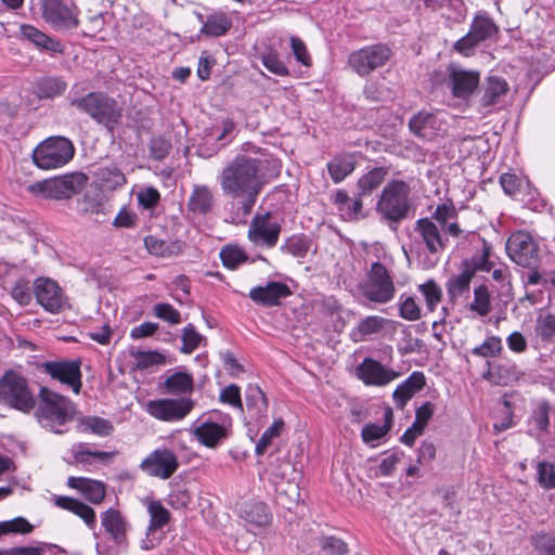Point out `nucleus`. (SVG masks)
<instances>
[{
  "instance_id": "34",
  "label": "nucleus",
  "mask_w": 555,
  "mask_h": 555,
  "mask_svg": "<svg viewBox=\"0 0 555 555\" xmlns=\"http://www.w3.org/2000/svg\"><path fill=\"white\" fill-rule=\"evenodd\" d=\"M215 205V199L209 188L205 185H195L189 202L188 208L195 216L208 215Z\"/></svg>"
},
{
  "instance_id": "60",
  "label": "nucleus",
  "mask_w": 555,
  "mask_h": 555,
  "mask_svg": "<svg viewBox=\"0 0 555 555\" xmlns=\"http://www.w3.org/2000/svg\"><path fill=\"white\" fill-rule=\"evenodd\" d=\"M219 401L223 404H228L241 412H244V405L242 402L241 388L231 384L221 389L219 393Z\"/></svg>"
},
{
  "instance_id": "41",
  "label": "nucleus",
  "mask_w": 555,
  "mask_h": 555,
  "mask_svg": "<svg viewBox=\"0 0 555 555\" xmlns=\"http://www.w3.org/2000/svg\"><path fill=\"white\" fill-rule=\"evenodd\" d=\"M455 218V208L453 205L441 204L438 205L430 218L434 220L444 232H448L452 237H459L462 233L459 224L451 221Z\"/></svg>"
},
{
  "instance_id": "37",
  "label": "nucleus",
  "mask_w": 555,
  "mask_h": 555,
  "mask_svg": "<svg viewBox=\"0 0 555 555\" xmlns=\"http://www.w3.org/2000/svg\"><path fill=\"white\" fill-rule=\"evenodd\" d=\"M70 451L75 463L85 466L91 465L94 462L106 463L115 455V452L91 450L89 444L85 442L73 444Z\"/></svg>"
},
{
  "instance_id": "25",
  "label": "nucleus",
  "mask_w": 555,
  "mask_h": 555,
  "mask_svg": "<svg viewBox=\"0 0 555 555\" xmlns=\"http://www.w3.org/2000/svg\"><path fill=\"white\" fill-rule=\"evenodd\" d=\"M245 405L250 422L261 423L268 416L269 401L263 390L256 384L245 389Z\"/></svg>"
},
{
  "instance_id": "7",
  "label": "nucleus",
  "mask_w": 555,
  "mask_h": 555,
  "mask_svg": "<svg viewBox=\"0 0 555 555\" xmlns=\"http://www.w3.org/2000/svg\"><path fill=\"white\" fill-rule=\"evenodd\" d=\"M358 288L365 299L374 304H388L396 296L393 276L379 261L371 264Z\"/></svg>"
},
{
  "instance_id": "59",
  "label": "nucleus",
  "mask_w": 555,
  "mask_h": 555,
  "mask_svg": "<svg viewBox=\"0 0 555 555\" xmlns=\"http://www.w3.org/2000/svg\"><path fill=\"white\" fill-rule=\"evenodd\" d=\"M181 339L182 346L180 351L190 354L199 346L204 336L195 330L192 323H189L182 331Z\"/></svg>"
},
{
  "instance_id": "63",
  "label": "nucleus",
  "mask_w": 555,
  "mask_h": 555,
  "mask_svg": "<svg viewBox=\"0 0 555 555\" xmlns=\"http://www.w3.org/2000/svg\"><path fill=\"white\" fill-rule=\"evenodd\" d=\"M480 44L481 43L469 31H467L466 35L453 43L452 50L462 56L468 57L475 54L476 49Z\"/></svg>"
},
{
  "instance_id": "55",
  "label": "nucleus",
  "mask_w": 555,
  "mask_h": 555,
  "mask_svg": "<svg viewBox=\"0 0 555 555\" xmlns=\"http://www.w3.org/2000/svg\"><path fill=\"white\" fill-rule=\"evenodd\" d=\"M262 65L272 74L281 77L289 75L286 64L280 59L275 50H268L260 55Z\"/></svg>"
},
{
  "instance_id": "24",
  "label": "nucleus",
  "mask_w": 555,
  "mask_h": 555,
  "mask_svg": "<svg viewBox=\"0 0 555 555\" xmlns=\"http://www.w3.org/2000/svg\"><path fill=\"white\" fill-rule=\"evenodd\" d=\"M101 525L109 539L118 546L127 545L128 522L124 515L115 508H108L101 514Z\"/></svg>"
},
{
  "instance_id": "13",
  "label": "nucleus",
  "mask_w": 555,
  "mask_h": 555,
  "mask_svg": "<svg viewBox=\"0 0 555 555\" xmlns=\"http://www.w3.org/2000/svg\"><path fill=\"white\" fill-rule=\"evenodd\" d=\"M505 248L512 261L520 267L533 269L540 261L539 247L528 232L513 233Z\"/></svg>"
},
{
  "instance_id": "14",
  "label": "nucleus",
  "mask_w": 555,
  "mask_h": 555,
  "mask_svg": "<svg viewBox=\"0 0 555 555\" xmlns=\"http://www.w3.org/2000/svg\"><path fill=\"white\" fill-rule=\"evenodd\" d=\"M139 467L150 477L167 480L178 470L179 461L171 449L163 447L149 453Z\"/></svg>"
},
{
  "instance_id": "61",
  "label": "nucleus",
  "mask_w": 555,
  "mask_h": 555,
  "mask_svg": "<svg viewBox=\"0 0 555 555\" xmlns=\"http://www.w3.org/2000/svg\"><path fill=\"white\" fill-rule=\"evenodd\" d=\"M399 314L408 321H416L421 318V309L413 296L401 295L399 300Z\"/></svg>"
},
{
  "instance_id": "12",
  "label": "nucleus",
  "mask_w": 555,
  "mask_h": 555,
  "mask_svg": "<svg viewBox=\"0 0 555 555\" xmlns=\"http://www.w3.org/2000/svg\"><path fill=\"white\" fill-rule=\"evenodd\" d=\"M391 56L392 51L387 44L376 43L351 52L348 56V65L359 76L366 77L385 66Z\"/></svg>"
},
{
  "instance_id": "62",
  "label": "nucleus",
  "mask_w": 555,
  "mask_h": 555,
  "mask_svg": "<svg viewBox=\"0 0 555 555\" xmlns=\"http://www.w3.org/2000/svg\"><path fill=\"white\" fill-rule=\"evenodd\" d=\"M153 313L156 318L169 323L170 325H177L181 323L180 312L170 304L158 302L153 307Z\"/></svg>"
},
{
  "instance_id": "42",
  "label": "nucleus",
  "mask_w": 555,
  "mask_h": 555,
  "mask_svg": "<svg viewBox=\"0 0 555 555\" xmlns=\"http://www.w3.org/2000/svg\"><path fill=\"white\" fill-rule=\"evenodd\" d=\"M387 175L388 169L385 167H375L362 175L357 182L359 196H370L382 185Z\"/></svg>"
},
{
  "instance_id": "31",
  "label": "nucleus",
  "mask_w": 555,
  "mask_h": 555,
  "mask_svg": "<svg viewBox=\"0 0 555 555\" xmlns=\"http://www.w3.org/2000/svg\"><path fill=\"white\" fill-rule=\"evenodd\" d=\"M67 486L72 489L78 490L88 501L93 504H99L105 498V486L103 482L85 478V477H69Z\"/></svg>"
},
{
  "instance_id": "21",
  "label": "nucleus",
  "mask_w": 555,
  "mask_h": 555,
  "mask_svg": "<svg viewBox=\"0 0 555 555\" xmlns=\"http://www.w3.org/2000/svg\"><path fill=\"white\" fill-rule=\"evenodd\" d=\"M359 379L367 386L383 387L400 376L399 372L388 369L377 360L365 358L356 369Z\"/></svg>"
},
{
  "instance_id": "10",
  "label": "nucleus",
  "mask_w": 555,
  "mask_h": 555,
  "mask_svg": "<svg viewBox=\"0 0 555 555\" xmlns=\"http://www.w3.org/2000/svg\"><path fill=\"white\" fill-rule=\"evenodd\" d=\"M0 403L18 411H30L35 406V399L27 380L15 372H7L0 379Z\"/></svg>"
},
{
  "instance_id": "51",
  "label": "nucleus",
  "mask_w": 555,
  "mask_h": 555,
  "mask_svg": "<svg viewBox=\"0 0 555 555\" xmlns=\"http://www.w3.org/2000/svg\"><path fill=\"white\" fill-rule=\"evenodd\" d=\"M530 543L540 555H555V532H537L530 537Z\"/></svg>"
},
{
  "instance_id": "44",
  "label": "nucleus",
  "mask_w": 555,
  "mask_h": 555,
  "mask_svg": "<svg viewBox=\"0 0 555 555\" xmlns=\"http://www.w3.org/2000/svg\"><path fill=\"white\" fill-rule=\"evenodd\" d=\"M143 504L150 515L149 530L155 531L164 528L170 520L169 511L162 504L159 500L146 496Z\"/></svg>"
},
{
  "instance_id": "58",
  "label": "nucleus",
  "mask_w": 555,
  "mask_h": 555,
  "mask_svg": "<svg viewBox=\"0 0 555 555\" xmlns=\"http://www.w3.org/2000/svg\"><path fill=\"white\" fill-rule=\"evenodd\" d=\"M537 481L545 490L555 489V467L547 461L537 464Z\"/></svg>"
},
{
  "instance_id": "22",
  "label": "nucleus",
  "mask_w": 555,
  "mask_h": 555,
  "mask_svg": "<svg viewBox=\"0 0 555 555\" xmlns=\"http://www.w3.org/2000/svg\"><path fill=\"white\" fill-rule=\"evenodd\" d=\"M508 90L509 86L504 78L489 76L485 82L482 95L479 101L482 113H491L494 108L502 105Z\"/></svg>"
},
{
  "instance_id": "8",
  "label": "nucleus",
  "mask_w": 555,
  "mask_h": 555,
  "mask_svg": "<svg viewBox=\"0 0 555 555\" xmlns=\"http://www.w3.org/2000/svg\"><path fill=\"white\" fill-rule=\"evenodd\" d=\"M88 177L82 172H70L38 181L29 185V191L50 199H67L78 194L87 184Z\"/></svg>"
},
{
  "instance_id": "40",
  "label": "nucleus",
  "mask_w": 555,
  "mask_h": 555,
  "mask_svg": "<svg viewBox=\"0 0 555 555\" xmlns=\"http://www.w3.org/2000/svg\"><path fill=\"white\" fill-rule=\"evenodd\" d=\"M144 244L150 254L158 257H171L179 255L184 247V243L182 241H165L153 235L146 236Z\"/></svg>"
},
{
  "instance_id": "64",
  "label": "nucleus",
  "mask_w": 555,
  "mask_h": 555,
  "mask_svg": "<svg viewBox=\"0 0 555 555\" xmlns=\"http://www.w3.org/2000/svg\"><path fill=\"white\" fill-rule=\"evenodd\" d=\"M322 550L328 555H346L349 552L347 543L335 535H327L321 540Z\"/></svg>"
},
{
  "instance_id": "4",
  "label": "nucleus",
  "mask_w": 555,
  "mask_h": 555,
  "mask_svg": "<svg viewBox=\"0 0 555 555\" xmlns=\"http://www.w3.org/2000/svg\"><path fill=\"white\" fill-rule=\"evenodd\" d=\"M75 406L73 402L47 388L40 390L39 404L36 416L40 425L55 434L66 431V424L73 421Z\"/></svg>"
},
{
  "instance_id": "15",
  "label": "nucleus",
  "mask_w": 555,
  "mask_h": 555,
  "mask_svg": "<svg viewBox=\"0 0 555 555\" xmlns=\"http://www.w3.org/2000/svg\"><path fill=\"white\" fill-rule=\"evenodd\" d=\"M81 364L82 361L80 358L74 360H56L43 362L41 369L42 372L48 374L52 379L67 385L78 395L82 387Z\"/></svg>"
},
{
  "instance_id": "9",
  "label": "nucleus",
  "mask_w": 555,
  "mask_h": 555,
  "mask_svg": "<svg viewBox=\"0 0 555 555\" xmlns=\"http://www.w3.org/2000/svg\"><path fill=\"white\" fill-rule=\"evenodd\" d=\"M75 149L65 137H50L33 151L34 164L43 170L63 167L74 157Z\"/></svg>"
},
{
  "instance_id": "56",
  "label": "nucleus",
  "mask_w": 555,
  "mask_h": 555,
  "mask_svg": "<svg viewBox=\"0 0 555 555\" xmlns=\"http://www.w3.org/2000/svg\"><path fill=\"white\" fill-rule=\"evenodd\" d=\"M418 291L425 299L426 307L429 311H434L441 301L442 291L434 280H427L418 285Z\"/></svg>"
},
{
  "instance_id": "36",
  "label": "nucleus",
  "mask_w": 555,
  "mask_h": 555,
  "mask_svg": "<svg viewBox=\"0 0 555 555\" xmlns=\"http://www.w3.org/2000/svg\"><path fill=\"white\" fill-rule=\"evenodd\" d=\"M550 404L541 402L531 413L528 421V435L539 439L548 433L550 427Z\"/></svg>"
},
{
  "instance_id": "48",
  "label": "nucleus",
  "mask_w": 555,
  "mask_h": 555,
  "mask_svg": "<svg viewBox=\"0 0 555 555\" xmlns=\"http://www.w3.org/2000/svg\"><path fill=\"white\" fill-rule=\"evenodd\" d=\"M309 249L310 240L304 234L289 236L281 246V250L283 253L288 254L297 259L306 258Z\"/></svg>"
},
{
  "instance_id": "11",
  "label": "nucleus",
  "mask_w": 555,
  "mask_h": 555,
  "mask_svg": "<svg viewBox=\"0 0 555 555\" xmlns=\"http://www.w3.org/2000/svg\"><path fill=\"white\" fill-rule=\"evenodd\" d=\"M42 18L55 31H70L79 25V9L73 0H42Z\"/></svg>"
},
{
  "instance_id": "20",
  "label": "nucleus",
  "mask_w": 555,
  "mask_h": 555,
  "mask_svg": "<svg viewBox=\"0 0 555 555\" xmlns=\"http://www.w3.org/2000/svg\"><path fill=\"white\" fill-rule=\"evenodd\" d=\"M409 129L418 139L429 142L443 130V121L440 113L422 109L410 118Z\"/></svg>"
},
{
  "instance_id": "5",
  "label": "nucleus",
  "mask_w": 555,
  "mask_h": 555,
  "mask_svg": "<svg viewBox=\"0 0 555 555\" xmlns=\"http://www.w3.org/2000/svg\"><path fill=\"white\" fill-rule=\"evenodd\" d=\"M191 430L201 444L215 449L231 436L232 418L228 413L212 410L197 418Z\"/></svg>"
},
{
  "instance_id": "1",
  "label": "nucleus",
  "mask_w": 555,
  "mask_h": 555,
  "mask_svg": "<svg viewBox=\"0 0 555 555\" xmlns=\"http://www.w3.org/2000/svg\"><path fill=\"white\" fill-rule=\"evenodd\" d=\"M263 162L248 155H237L221 172L223 193L241 203L243 215H249L263 186Z\"/></svg>"
},
{
  "instance_id": "19",
  "label": "nucleus",
  "mask_w": 555,
  "mask_h": 555,
  "mask_svg": "<svg viewBox=\"0 0 555 555\" xmlns=\"http://www.w3.org/2000/svg\"><path fill=\"white\" fill-rule=\"evenodd\" d=\"M448 70V86L454 98L466 100L477 89L480 75L476 70H467L454 64H450Z\"/></svg>"
},
{
  "instance_id": "46",
  "label": "nucleus",
  "mask_w": 555,
  "mask_h": 555,
  "mask_svg": "<svg viewBox=\"0 0 555 555\" xmlns=\"http://www.w3.org/2000/svg\"><path fill=\"white\" fill-rule=\"evenodd\" d=\"M163 387L165 393H190L193 390V378L188 373L176 372L165 379Z\"/></svg>"
},
{
  "instance_id": "39",
  "label": "nucleus",
  "mask_w": 555,
  "mask_h": 555,
  "mask_svg": "<svg viewBox=\"0 0 555 555\" xmlns=\"http://www.w3.org/2000/svg\"><path fill=\"white\" fill-rule=\"evenodd\" d=\"M67 88L62 77H43L36 81L34 94L40 100H49L62 95Z\"/></svg>"
},
{
  "instance_id": "57",
  "label": "nucleus",
  "mask_w": 555,
  "mask_h": 555,
  "mask_svg": "<svg viewBox=\"0 0 555 555\" xmlns=\"http://www.w3.org/2000/svg\"><path fill=\"white\" fill-rule=\"evenodd\" d=\"M535 333L543 341H550L555 335V314L542 312L535 324Z\"/></svg>"
},
{
  "instance_id": "30",
  "label": "nucleus",
  "mask_w": 555,
  "mask_h": 555,
  "mask_svg": "<svg viewBox=\"0 0 555 555\" xmlns=\"http://www.w3.org/2000/svg\"><path fill=\"white\" fill-rule=\"evenodd\" d=\"M357 164L358 160L354 153L341 152L334 155L327 162L326 168L332 181L340 183L354 171Z\"/></svg>"
},
{
  "instance_id": "32",
  "label": "nucleus",
  "mask_w": 555,
  "mask_h": 555,
  "mask_svg": "<svg viewBox=\"0 0 555 555\" xmlns=\"http://www.w3.org/2000/svg\"><path fill=\"white\" fill-rule=\"evenodd\" d=\"M468 31L483 43L499 33V26L487 11H478L470 22Z\"/></svg>"
},
{
  "instance_id": "3",
  "label": "nucleus",
  "mask_w": 555,
  "mask_h": 555,
  "mask_svg": "<svg viewBox=\"0 0 555 555\" xmlns=\"http://www.w3.org/2000/svg\"><path fill=\"white\" fill-rule=\"evenodd\" d=\"M68 101L79 113L86 114L98 124L103 125L112 134L120 124L121 107L117 101L104 92L91 91L83 95L70 92Z\"/></svg>"
},
{
  "instance_id": "52",
  "label": "nucleus",
  "mask_w": 555,
  "mask_h": 555,
  "mask_svg": "<svg viewBox=\"0 0 555 555\" xmlns=\"http://www.w3.org/2000/svg\"><path fill=\"white\" fill-rule=\"evenodd\" d=\"M98 178L105 188L111 190H115L126 183L125 175L116 166L100 168Z\"/></svg>"
},
{
  "instance_id": "2",
  "label": "nucleus",
  "mask_w": 555,
  "mask_h": 555,
  "mask_svg": "<svg viewBox=\"0 0 555 555\" xmlns=\"http://www.w3.org/2000/svg\"><path fill=\"white\" fill-rule=\"evenodd\" d=\"M415 236L410 249L403 247L409 259V253L414 254L422 270H430L437 266L442 253L448 246V232H444L434 220L421 218L414 225Z\"/></svg>"
},
{
  "instance_id": "43",
  "label": "nucleus",
  "mask_w": 555,
  "mask_h": 555,
  "mask_svg": "<svg viewBox=\"0 0 555 555\" xmlns=\"http://www.w3.org/2000/svg\"><path fill=\"white\" fill-rule=\"evenodd\" d=\"M79 430L98 437H108L114 433V425L109 420L95 415H87L79 418Z\"/></svg>"
},
{
  "instance_id": "16",
  "label": "nucleus",
  "mask_w": 555,
  "mask_h": 555,
  "mask_svg": "<svg viewBox=\"0 0 555 555\" xmlns=\"http://www.w3.org/2000/svg\"><path fill=\"white\" fill-rule=\"evenodd\" d=\"M37 302L49 313L57 314L68 307L64 291L50 278H38L34 282Z\"/></svg>"
},
{
  "instance_id": "50",
  "label": "nucleus",
  "mask_w": 555,
  "mask_h": 555,
  "mask_svg": "<svg viewBox=\"0 0 555 555\" xmlns=\"http://www.w3.org/2000/svg\"><path fill=\"white\" fill-rule=\"evenodd\" d=\"M220 259L225 268L235 270L240 264L247 261V255L238 246L227 245L220 250Z\"/></svg>"
},
{
  "instance_id": "33",
  "label": "nucleus",
  "mask_w": 555,
  "mask_h": 555,
  "mask_svg": "<svg viewBox=\"0 0 555 555\" xmlns=\"http://www.w3.org/2000/svg\"><path fill=\"white\" fill-rule=\"evenodd\" d=\"M55 505L79 516L88 526V528L92 530L95 529V512L86 503L70 496H57L55 499Z\"/></svg>"
},
{
  "instance_id": "45",
  "label": "nucleus",
  "mask_w": 555,
  "mask_h": 555,
  "mask_svg": "<svg viewBox=\"0 0 555 555\" xmlns=\"http://www.w3.org/2000/svg\"><path fill=\"white\" fill-rule=\"evenodd\" d=\"M386 320L378 315H369L362 319L352 330L351 337L354 341H364L367 336L379 333L385 326Z\"/></svg>"
},
{
  "instance_id": "53",
  "label": "nucleus",
  "mask_w": 555,
  "mask_h": 555,
  "mask_svg": "<svg viewBox=\"0 0 555 555\" xmlns=\"http://www.w3.org/2000/svg\"><path fill=\"white\" fill-rule=\"evenodd\" d=\"M283 428L284 421L282 418H275L271 426H269L260 436L255 448V453L257 455H262L271 444L272 440L281 435Z\"/></svg>"
},
{
  "instance_id": "17",
  "label": "nucleus",
  "mask_w": 555,
  "mask_h": 555,
  "mask_svg": "<svg viewBox=\"0 0 555 555\" xmlns=\"http://www.w3.org/2000/svg\"><path fill=\"white\" fill-rule=\"evenodd\" d=\"M194 408L191 398L156 399L146 403V412L163 422H179L188 416Z\"/></svg>"
},
{
  "instance_id": "47",
  "label": "nucleus",
  "mask_w": 555,
  "mask_h": 555,
  "mask_svg": "<svg viewBox=\"0 0 555 555\" xmlns=\"http://www.w3.org/2000/svg\"><path fill=\"white\" fill-rule=\"evenodd\" d=\"M472 270H466L462 266L459 274L451 276L447 282V291L451 298L461 297L469 289L470 281L473 279Z\"/></svg>"
},
{
  "instance_id": "28",
  "label": "nucleus",
  "mask_w": 555,
  "mask_h": 555,
  "mask_svg": "<svg viewBox=\"0 0 555 555\" xmlns=\"http://www.w3.org/2000/svg\"><path fill=\"white\" fill-rule=\"evenodd\" d=\"M393 425V414L390 408L384 411L383 424L367 423L361 430L363 443L370 448H377L388 436Z\"/></svg>"
},
{
  "instance_id": "49",
  "label": "nucleus",
  "mask_w": 555,
  "mask_h": 555,
  "mask_svg": "<svg viewBox=\"0 0 555 555\" xmlns=\"http://www.w3.org/2000/svg\"><path fill=\"white\" fill-rule=\"evenodd\" d=\"M503 350L502 339L499 336H488L482 344L472 349V354L480 358H496Z\"/></svg>"
},
{
  "instance_id": "23",
  "label": "nucleus",
  "mask_w": 555,
  "mask_h": 555,
  "mask_svg": "<svg viewBox=\"0 0 555 555\" xmlns=\"http://www.w3.org/2000/svg\"><path fill=\"white\" fill-rule=\"evenodd\" d=\"M292 294L289 286L283 282H269L264 286H256L249 291V298L261 306L274 307L280 305L281 299Z\"/></svg>"
},
{
  "instance_id": "29",
  "label": "nucleus",
  "mask_w": 555,
  "mask_h": 555,
  "mask_svg": "<svg viewBox=\"0 0 555 555\" xmlns=\"http://www.w3.org/2000/svg\"><path fill=\"white\" fill-rule=\"evenodd\" d=\"M487 367L482 377L492 384L506 386L518 378L517 365L512 360L487 361Z\"/></svg>"
},
{
  "instance_id": "27",
  "label": "nucleus",
  "mask_w": 555,
  "mask_h": 555,
  "mask_svg": "<svg viewBox=\"0 0 555 555\" xmlns=\"http://www.w3.org/2000/svg\"><path fill=\"white\" fill-rule=\"evenodd\" d=\"M426 385L423 372L414 371L408 378L400 383L392 392V400L397 409L403 410L412 397L420 392Z\"/></svg>"
},
{
  "instance_id": "54",
  "label": "nucleus",
  "mask_w": 555,
  "mask_h": 555,
  "mask_svg": "<svg viewBox=\"0 0 555 555\" xmlns=\"http://www.w3.org/2000/svg\"><path fill=\"white\" fill-rule=\"evenodd\" d=\"M469 309L480 317H487L491 311V301L488 287L480 285L474 289V300Z\"/></svg>"
},
{
  "instance_id": "26",
  "label": "nucleus",
  "mask_w": 555,
  "mask_h": 555,
  "mask_svg": "<svg viewBox=\"0 0 555 555\" xmlns=\"http://www.w3.org/2000/svg\"><path fill=\"white\" fill-rule=\"evenodd\" d=\"M470 243L477 249V251L470 257L465 259L462 266L466 270H472L473 275L477 271L490 272L493 268V262L490 260L491 245L482 238L479 234L472 233Z\"/></svg>"
},
{
  "instance_id": "18",
  "label": "nucleus",
  "mask_w": 555,
  "mask_h": 555,
  "mask_svg": "<svg viewBox=\"0 0 555 555\" xmlns=\"http://www.w3.org/2000/svg\"><path fill=\"white\" fill-rule=\"evenodd\" d=\"M281 233V224L271 212L257 214L248 228V240L256 246L272 248L276 245Z\"/></svg>"
},
{
  "instance_id": "35",
  "label": "nucleus",
  "mask_w": 555,
  "mask_h": 555,
  "mask_svg": "<svg viewBox=\"0 0 555 555\" xmlns=\"http://www.w3.org/2000/svg\"><path fill=\"white\" fill-rule=\"evenodd\" d=\"M238 514L242 519L257 527L268 525L271 519L267 505L258 501L244 502Z\"/></svg>"
},
{
  "instance_id": "6",
  "label": "nucleus",
  "mask_w": 555,
  "mask_h": 555,
  "mask_svg": "<svg viewBox=\"0 0 555 555\" xmlns=\"http://www.w3.org/2000/svg\"><path fill=\"white\" fill-rule=\"evenodd\" d=\"M410 186L402 180H391L383 189L376 204V212L388 221L398 223L410 210Z\"/></svg>"
},
{
  "instance_id": "38",
  "label": "nucleus",
  "mask_w": 555,
  "mask_h": 555,
  "mask_svg": "<svg viewBox=\"0 0 555 555\" xmlns=\"http://www.w3.org/2000/svg\"><path fill=\"white\" fill-rule=\"evenodd\" d=\"M202 22L201 33L209 37H220L225 35L232 27L231 18L223 12H214L204 21L199 15Z\"/></svg>"
}]
</instances>
